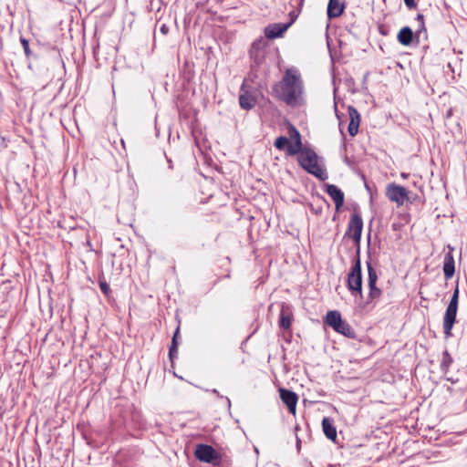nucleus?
<instances>
[{
	"label": "nucleus",
	"mask_w": 467,
	"mask_h": 467,
	"mask_svg": "<svg viewBox=\"0 0 467 467\" xmlns=\"http://www.w3.org/2000/svg\"><path fill=\"white\" fill-rule=\"evenodd\" d=\"M303 89L300 73L295 67L287 68L282 79L273 86L275 97L290 106L297 104L303 94Z\"/></svg>",
	"instance_id": "obj_1"
},
{
	"label": "nucleus",
	"mask_w": 467,
	"mask_h": 467,
	"mask_svg": "<svg viewBox=\"0 0 467 467\" xmlns=\"http://www.w3.org/2000/svg\"><path fill=\"white\" fill-rule=\"evenodd\" d=\"M345 9V5L340 0H329L327 5L328 18H336L340 16Z\"/></svg>",
	"instance_id": "obj_16"
},
{
	"label": "nucleus",
	"mask_w": 467,
	"mask_h": 467,
	"mask_svg": "<svg viewBox=\"0 0 467 467\" xmlns=\"http://www.w3.org/2000/svg\"><path fill=\"white\" fill-rule=\"evenodd\" d=\"M327 193L332 198L335 202L336 210L339 211L344 204L343 192L334 184L327 185Z\"/></svg>",
	"instance_id": "obj_14"
},
{
	"label": "nucleus",
	"mask_w": 467,
	"mask_h": 467,
	"mask_svg": "<svg viewBox=\"0 0 467 467\" xmlns=\"http://www.w3.org/2000/svg\"><path fill=\"white\" fill-rule=\"evenodd\" d=\"M386 196L398 206L403 205L405 202L412 203L409 195V191L405 187L396 183H389L387 186Z\"/></svg>",
	"instance_id": "obj_7"
},
{
	"label": "nucleus",
	"mask_w": 467,
	"mask_h": 467,
	"mask_svg": "<svg viewBox=\"0 0 467 467\" xmlns=\"http://www.w3.org/2000/svg\"><path fill=\"white\" fill-rule=\"evenodd\" d=\"M326 323L336 332L342 334L348 338H356V332L352 327L344 319L338 311L331 310L327 313Z\"/></svg>",
	"instance_id": "obj_4"
},
{
	"label": "nucleus",
	"mask_w": 467,
	"mask_h": 467,
	"mask_svg": "<svg viewBox=\"0 0 467 467\" xmlns=\"http://www.w3.org/2000/svg\"><path fill=\"white\" fill-rule=\"evenodd\" d=\"M293 313L287 305L283 304L279 315V326L284 329H289L292 324Z\"/></svg>",
	"instance_id": "obj_15"
},
{
	"label": "nucleus",
	"mask_w": 467,
	"mask_h": 467,
	"mask_svg": "<svg viewBox=\"0 0 467 467\" xmlns=\"http://www.w3.org/2000/svg\"><path fill=\"white\" fill-rule=\"evenodd\" d=\"M256 45H257V43H256V42H254V43L253 44V47H256Z\"/></svg>",
	"instance_id": "obj_33"
},
{
	"label": "nucleus",
	"mask_w": 467,
	"mask_h": 467,
	"mask_svg": "<svg viewBox=\"0 0 467 467\" xmlns=\"http://www.w3.org/2000/svg\"><path fill=\"white\" fill-rule=\"evenodd\" d=\"M397 38L401 45L410 46L413 40V32L409 26H404L400 30Z\"/></svg>",
	"instance_id": "obj_19"
},
{
	"label": "nucleus",
	"mask_w": 467,
	"mask_h": 467,
	"mask_svg": "<svg viewBox=\"0 0 467 467\" xmlns=\"http://www.w3.org/2000/svg\"><path fill=\"white\" fill-rule=\"evenodd\" d=\"M410 200L412 201V202H416L417 200H419V196L418 195H415L413 197L410 196Z\"/></svg>",
	"instance_id": "obj_31"
},
{
	"label": "nucleus",
	"mask_w": 467,
	"mask_h": 467,
	"mask_svg": "<svg viewBox=\"0 0 467 467\" xmlns=\"http://www.w3.org/2000/svg\"><path fill=\"white\" fill-rule=\"evenodd\" d=\"M288 134L290 140H293V143L288 145L287 154L290 156H294L297 154L302 149L301 135L299 131L296 129V127L293 125H289Z\"/></svg>",
	"instance_id": "obj_9"
},
{
	"label": "nucleus",
	"mask_w": 467,
	"mask_h": 467,
	"mask_svg": "<svg viewBox=\"0 0 467 467\" xmlns=\"http://www.w3.org/2000/svg\"><path fill=\"white\" fill-rule=\"evenodd\" d=\"M289 144H291V142H289L288 139L284 136L276 138L274 143L275 147L280 150H283L285 149L287 150V147Z\"/></svg>",
	"instance_id": "obj_24"
},
{
	"label": "nucleus",
	"mask_w": 467,
	"mask_h": 467,
	"mask_svg": "<svg viewBox=\"0 0 467 467\" xmlns=\"http://www.w3.org/2000/svg\"><path fill=\"white\" fill-rule=\"evenodd\" d=\"M363 229V221L360 215L357 213H354L349 220L347 232L345 236L352 238L354 242L359 246L361 234Z\"/></svg>",
	"instance_id": "obj_8"
},
{
	"label": "nucleus",
	"mask_w": 467,
	"mask_h": 467,
	"mask_svg": "<svg viewBox=\"0 0 467 467\" xmlns=\"http://www.w3.org/2000/svg\"><path fill=\"white\" fill-rule=\"evenodd\" d=\"M322 428L326 437L331 441L337 439V430L330 418H324L322 420Z\"/></svg>",
	"instance_id": "obj_18"
},
{
	"label": "nucleus",
	"mask_w": 467,
	"mask_h": 467,
	"mask_svg": "<svg viewBox=\"0 0 467 467\" xmlns=\"http://www.w3.org/2000/svg\"><path fill=\"white\" fill-rule=\"evenodd\" d=\"M379 33L383 36L387 35V32L383 29V26H379Z\"/></svg>",
	"instance_id": "obj_30"
},
{
	"label": "nucleus",
	"mask_w": 467,
	"mask_h": 467,
	"mask_svg": "<svg viewBox=\"0 0 467 467\" xmlns=\"http://www.w3.org/2000/svg\"><path fill=\"white\" fill-rule=\"evenodd\" d=\"M368 285V302H373L382 296V290L377 287L376 284H370Z\"/></svg>",
	"instance_id": "obj_22"
},
{
	"label": "nucleus",
	"mask_w": 467,
	"mask_h": 467,
	"mask_svg": "<svg viewBox=\"0 0 467 467\" xmlns=\"http://www.w3.org/2000/svg\"><path fill=\"white\" fill-rule=\"evenodd\" d=\"M450 251L445 254L443 260V273L447 280L451 279L455 272L454 257L452 255L453 248L448 245Z\"/></svg>",
	"instance_id": "obj_13"
},
{
	"label": "nucleus",
	"mask_w": 467,
	"mask_h": 467,
	"mask_svg": "<svg viewBox=\"0 0 467 467\" xmlns=\"http://www.w3.org/2000/svg\"><path fill=\"white\" fill-rule=\"evenodd\" d=\"M196 459L200 462L219 465L221 462L220 454L211 446L207 444H198L194 451Z\"/></svg>",
	"instance_id": "obj_6"
},
{
	"label": "nucleus",
	"mask_w": 467,
	"mask_h": 467,
	"mask_svg": "<svg viewBox=\"0 0 467 467\" xmlns=\"http://www.w3.org/2000/svg\"><path fill=\"white\" fill-rule=\"evenodd\" d=\"M453 362V358L447 349L442 352V358L441 362V370L443 373H447L450 369L451 365Z\"/></svg>",
	"instance_id": "obj_21"
},
{
	"label": "nucleus",
	"mask_w": 467,
	"mask_h": 467,
	"mask_svg": "<svg viewBox=\"0 0 467 467\" xmlns=\"http://www.w3.org/2000/svg\"><path fill=\"white\" fill-rule=\"evenodd\" d=\"M99 287L104 295H106V296L109 295V293L111 291L110 287H109V284L104 279L99 280Z\"/></svg>",
	"instance_id": "obj_26"
},
{
	"label": "nucleus",
	"mask_w": 467,
	"mask_h": 467,
	"mask_svg": "<svg viewBox=\"0 0 467 467\" xmlns=\"http://www.w3.org/2000/svg\"><path fill=\"white\" fill-rule=\"evenodd\" d=\"M279 394L281 400L286 405L289 412L296 415L298 396L294 391L282 388L279 389Z\"/></svg>",
	"instance_id": "obj_10"
},
{
	"label": "nucleus",
	"mask_w": 467,
	"mask_h": 467,
	"mask_svg": "<svg viewBox=\"0 0 467 467\" xmlns=\"http://www.w3.org/2000/svg\"><path fill=\"white\" fill-rule=\"evenodd\" d=\"M400 175H401V177H402L403 179H407V178L410 176V174H409V173H405V172H402Z\"/></svg>",
	"instance_id": "obj_32"
},
{
	"label": "nucleus",
	"mask_w": 467,
	"mask_h": 467,
	"mask_svg": "<svg viewBox=\"0 0 467 467\" xmlns=\"http://www.w3.org/2000/svg\"><path fill=\"white\" fill-rule=\"evenodd\" d=\"M248 79L244 78L242 87H241V93L239 96V103L242 109H251L255 105V99L247 91L246 86H247Z\"/></svg>",
	"instance_id": "obj_12"
},
{
	"label": "nucleus",
	"mask_w": 467,
	"mask_h": 467,
	"mask_svg": "<svg viewBox=\"0 0 467 467\" xmlns=\"http://www.w3.org/2000/svg\"><path fill=\"white\" fill-rule=\"evenodd\" d=\"M368 268V285L376 284L378 280V274L376 269L372 266L371 263H367Z\"/></svg>",
	"instance_id": "obj_23"
},
{
	"label": "nucleus",
	"mask_w": 467,
	"mask_h": 467,
	"mask_svg": "<svg viewBox=\"0 0 467 467\" xmlns=\"http://www.w3.org/2000/svg\"><path fill=\"white\" fill-rule=\"evenodd\" d=\"M179 335H180V324L176 327V330H175V332L173 334V337H172V339H171V346H170V348H169V357H170V359L171 361L173 360V358L178 354V346H179L178 338H179Z\"/></svg>",
	"instance_id": "obj_20"
},
{
	"label": "nucleus",
	"mask_w": 467,
	"mask_h": 467,
	"mask_svg": "<svg viewBox=\"0 0 467 467\" xmlns=\"http://www.w3.org/2000/svg\"><path fill=\"white\" fill-rule=\"evenodd\" d=\"M297 154L298 162L304 170L322 181L327 179V174L322 166L318 164V156L313 150L301 149Z\"/></svg>",
	"instance_id": "obj_2"
},
{
	"label": "nucleus",
	"mask_w": 467,
	"mask_h": 467,
	"mask_svg": "<svg viewBox=\"0 0 467 467\" xmlns=\"http://www.w3.org/2000/svg\"><path fill=\"white\" fill-rule=\"evenodd\" d=\"M348 112L349 116V124L348 128V131L351 137H354L358 132V128L360 124V114L358 113V109L354 107L349 105L348 107Z\"/></svg>",
	"instance_id": "obj_11"
},
{
	"label": "nucleus",
	"mask_w": 467,
	"mask_h": 467,
	"mask_svg": "<svg viewBox=\"0 0 467 467\" xmlns=\"http://www.w3.org/2000/svg\"><path fill=\"white\" fill-rule=\"evenodd\" d=\"M358 254H359V249H358ZM347 286L352 296H362V274L359 255H358L355 264L348 274Z\"/></svg>",
	"instance_id": "obj_5"
},
{
	"label": "nucleus",
	"mask_w": 467,
	"mask_h": 467,
	"mask_svg": "<svg viewBox=\"0 0 467 467\" xmlns=\"http://www.w3.org/2000/svg\"><path fill=\"white\" fill-rule=\"evenodd\" d=\"M404 3L410 9L416 7L415 0H404Z\"/></svg>",
	"instance_id": "obj_28"
},
{
	"label": "nucleus",
	"mask_w": 467,
	"mask_h": 467,
	"mask_svg": "<svg viewBox=\"0 0 467 467\" xmlns=\"http://www.w3.org/2000/svg\"><path fill=\"white\" fill-rule=\"evenodd\" d=\"M20 42H21V45H22V47L24 48V52H25L26 57H29L31 56V50L29 48V42H28V40H26L24 37H21L20 38Z\"/></svg>",
	"instance_id": "obj_25"
},
{
	"label": "nucleus",
	"mask_w": 467,
	"mask_h": 467,
	"mask_svg": "<svg viewBox=\"0 0 467 467\" xmlns=\"http://www.w3.org/2000/svg\"><path fill=\"white\" fill-rule=\"evenodd\" d=\"M160 31L163 34V35H167L168 32H169V27L168 26H166L165 24H162L160 27Z\"/></svg>",
	"instance_id": "obj_29"
},
{
	"label": "nucleus",
	"mask_w": 467,
	"mask_h": 467,
	"mask_svg": "<svg viewBox=\"0 0 467 467\" xmlns=\"http://www.w3.org/2000/svg\"><path fill=\"white\" fill-rule=\"evenodd\" d=\"M459 305V285H455L451 298L447 306L443 316L442 328L443 334L446 338L452 336V328L457 322V313Z\"/></svg>",
	"instance_id": "obj_3"
},
{
	"label": "nucleus",
	"mask_w": 467,
	"mask_h": 467,
	"mask_svg": "<svg viewBox=\"0 0 467 467\" xmlns=\"http://www.w3.org/2000/svg\"><path fill=\"white\" fill-rule=\"evenodd\" d=\"M287 25L275 24L268 26L265 30V35L269 39L279 37L287 29Z\"/></svg>",
	"instance_id": "obj_17"
},
{
	"label": "nucleus",
	"mask_w": 467,
	"mask_h": 467,
	"mask_svg": "<svg viewBox=\"0 0 467 467\" xmlns=\"http://www.w3.org/2000/svg\"><path fill=\"white\" fill-rule=\"evenodd\" d=\"M416 20L420 22V30H418V34L420 33V30H424L425 31V26H424V16L423 15L421 14H419L416 17Z\"/></svg>",
	"instance_id": "obj_27"
}]
</instances>
